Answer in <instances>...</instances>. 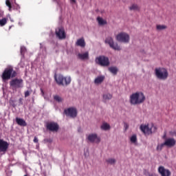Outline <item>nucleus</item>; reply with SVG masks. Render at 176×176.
Masks as SVG:
<instances>
[{
  "mask_svg": "<svg viewBox=\"0 0 176 176\" xmlns=\"http://www.w3.org/2000/svg\"><path fill=\"white\" fill-rule=\"evenodd\" d=\"M76 45L77 46H80L81 47H85L86 46V42H85V38H81L77 40Z\"/></svg>",
  "mask_w": 176,
  "mask_h": 176,
  "instance_id": "a211bd4d",
  "label": "nucleus"
},
{
  "mask_svg": "<svg viewBox=\"0 0 176 176\" xmlns=\"http://www.w3.org/2000/svg\"><path fill=\"white\" fill-rule=\"evenodd\" d=\"M45 127L47 130L52 132H57L58 131V129H60L58 124L54 122H47L45 124Z\"/></svg>",
  "mask_w": 176,
  "mask_h": 176,
  "instance_id": "6e6552de",
  "label": "nucleus"
},
{
  "mask_svg": "<svg viewBox=\"0 0 176 176\" xmlns=\"http://www.w3.org/2000/svg\"><path fill=\"white\" fill-rule=\"evenodd\" d=\"M146 99L144 94L142 92H136L131 95L129 102L133 105H138L143 103Z\"/></svg>",
  "mask_w": 176,
  "mask_h": 176,
  "instance_id": "f257e3e1",
  "label": "nucleus"
},
{
  "mask_svg": "<svg viewBox=\"0 0 176 176\" xmlns=\"http://www.w3.org/2000/svg\"><path fill=\"white\" fill-rule=\"evenodd\" d=\"M112 96H113L110 94H103L102 98H103L104 100L106 101V100H111L112 98Z\"/></svg>",
  "mask_w": 176,
  "mask_h": 176,
  "instance_id": "b1692460",
  "label": "nucleus"
},
{
  "mask_svg": "<svg viewBox=\"0 0 176 176\" xmlns=\"http://www.w3.org/2000/svg\"><path fill=\"white\" fill-rule=\"evenodd\" d=\"M116 38L118 42L128 43L130 40V36L125 32H120L116 36Z\"/></svg>",
  "mask_w": 176,
  "mask_h": 176,
  "instance_id": "39448f33",
  "label": "nucleus"
},
{
  "mask_svg": "<svg viewBox=\"0 0 176 176\" xmlns=\"http://www.w3.org/2000/svg\"><path fill=\"white\" fill-rule=\"evenodd\" d=\"M10 85L15 88L23 87V79H18V78L12 79L10 82Z\"/></svg>",
  "mask_w": 176,
  "mask_h": 176,
  "instance_id": "9b49d317",
  "label": "nucleus"
},
{
  "mask_svg": "<svg viewBox=\"0 0 176 176\" xmlns=\"http://www.w3.org/2000/svg\"><path fill=\"white\" fill-rule=\"evenodd\" d=\"M54 100H56L58 102H63V98H61L60 96H59L58 95L54 96Z\"/></svg>",
  "mask_w": 176,
  "mask_h": 176,
  "instance_id": "7c9ffc66",
  "label": "nucleus"
},
{
  "mask_svg": "<svg viewBox=\"0 0 176 176\" xmlns=\"http://www.w3.org/2000/svg\"><path fill=\"white\" fill-rule=\"evenodd\" d=\"M28 96H30V91H26L25 92V97L27 98Z\"/></svg>",
  "mask_w": 176,
  "mask_h": 176,
  "instance_id": "c9c22d12",
  "label": "nucleus"
},
{
  "mask_svg": "<svg viewBox=\"0 0 176 176\" xmlns=\"http://www.w3.org/2000/svg\"><path fill=\"white\" fill-rule=\"evenodd\" d=\"M148 176H157L155 173H148Z\"/></svg>",
  "mask_w": 176,
  "mask_h": 176,
  "instance_id": "ea45409f",
  "label": "nucleus"
},
{
  "mask_svg": "<svg viewBox=\"0 0 176 176\" xmlns=\"http://www.w3.org/2000/svg\"><path fill=\"white\" fill-rule=\"evenodd\" d=\"M155 73L156 77L160 80H166L168 76L167 69L163 67L156 68L155 69Z\"/></svg>",
  "mask_w": 176,
  "mask_h": 176,
  "instance_id": "20e7f679",
  "label": "nucleus"
},
{
  "mask_svg": "<svg viewBox=\"0 0 176 176\" xmlns=\"http://www.w3.org/2000/svg\"><path fill=\"white\" fill-rule=\"evenodd\" d=\"M129 9L131 11H138V12H139L140 10V7L136 3H133V4L131 5V6L129 8Z\"/></svg>",
  "mask_w": 176,
  "mask_h": 176,
  "instance_id": "6ab92c4d",
  "label": "nucleus"
},
{
  "mask_svg": "<svg viewBox=\"0 0 176 176\" xmlns=\"http://www.w3.org/2000/svg\"><path fill=\"white\" fill-rule=\"evenodd\" d=\"M166 28H167V27H166V25H157L156 26V29H157V30H159V31L165 30V29H166Z\"/></svg>",
  "mask_w": 176,
  "mask_h": 176,
  "instance_id": "c85d7f7f",
  "label": "nucleus"
},
{
  "mask_svg": "<svg viewBox=\"0 0 176 176\" xmlns=\"http://www.w3.org/2000/svg\"><path fill=\"white\" fill-rule=\"evenodd\" d=\"M8 19L7 18H3L2 19L0 20V26L3 27L5 26L7 23H8Z\"/></svg>",
  "mask_w": 176,
  "mask_h": 176,
  "instance_id": "a878e982",
  "label": "nucleus"
},
{
  "mask_svg": "<svg viewBox=\"0 0 176 176\" xmlns=\"http://www.w3.org/2000/svg\"><path fill=\"white\" fill-rule=\"evenodd\" d=\"M78 56L81 60L89 59V52H85L84 54H78Z\"/></svg>",
  "mask_w": 176,
  "mask_h": 176,
  "instance_id": "aec40b11",
  "label": "nucleus"
},
{
  "mask_svg": "<svg viewBox=\"0 0 176 176\" xmlns=\"http://www.w3.org/2000/svg\"><path fill=\"white\" fill-rule=\"evenodd\" d=\"M24 176H28V175H25Z\"/></svg>",
  "mask_w": 176,
  "mask_h": 176,
  "instance_id": "49530a36",
  "label": "nucleus"
},
{
  "mask_svg": "<svg viewBox=\"0 0 176 176\" xmlns=\"http://www.w3.org/2000/svg\"><path fill=\"white\" fill-rule=\"evenodd\" d=\"M56 37L60 40H64L67 38L65 30L63 27H59L55 30Z\"/></svg>",
  "mask_w": 176,
  "mask_h": 176,
  "instance_id": "0eeeda50",
  "label": "nucleus"
},
{
  "mask_svg": "<svg viewBox=\"0 0 176 176\" xmlns=\"http://www.w3.org/2000/svg\"><path fill=\"white\" fill-rule=\"evenodd\" d=\"M152 128L157 129L155 126L152 124L151 127H149L148 124H141L140 129L142 133L146 135H150L152 133Z\"/></svg>",
  "mask_w": 176,
  "mask_h": 176,
  "instance_id": "1a4fd4ad",
  "label": "nucleus"
},
{
  "mask_svg": "<svg viewBox=\"0 0 176 176\" xmlns=\"http://www.w3.org/2000/svg\"><path fill=\"white\" fill-rule=\"evenodd\" d=\"M104 79V76H98V78H96L95 79L94 82H95V84H100V83L102 82Z\"/></svg>",
  "mask_w": 176,
  "mask_h": 176,
  "instance_id": "4be33fe9",
  "label": "nucleus"
},
{
  "mask_svg": "<svg viewBox=\"0 0 176 176\" xmlns=\"http://www.w3.org/2000/svg\"><path fill=\"white\" fill-rule=\"evenodd\" d=\"M17 76V72L14 71L12 67L6 68L3 71L1 78L3 82L10 80L11 78H15Z\"/></svg>",
  "mask_w": 176,
  "mask_h": 176,
  "instance_id": "7ed1b4c3",
  "label": "nucleus"
},
{
  "mask_svg": "<svg viewBox=\"0 0 176 176\" xmlns=\"http://www.w3.org/2000/svg\"><path fill=\"white\" fill-rule=\"evenodd\" d=\"M148 173H150L148 171H147L146 170H144V174L146 176H148Z\"/></svg>",
  "mask_w": 176,
  "mask_h": 176,
  "instance_id": "58836bf2",
  "label": "nucleus"
},
{
  "mask_svg": "<svg viewBox=\"0 0 176 176\" xmlns=\"http://www.w3.org/2000/svg\"><path fill=\"white\" fill-rule=\"evenodd\" d=\"M54 79L56 83L60 86H67L71 84V77L70 76H64L61 74L55 75Z\"/></svg>",
  "mask_w": 176,
  "mask_h": 176,
  "instance_id": "f03ea898",
  "label": "nucleus"
},
{
  "mask_svg": "<svg viewBox=\"0 0 176 176\" xmlns=\"http://www.w3.org/2000/svg\"><path fill=\"white\" fill-rule=\"evenodd\" d=\"M171 135H172L173 136H176V131L172 132Z\"/></svg>",
  "mask_w": 176,
  "mask_h": 176,
  "instance_id": "a19ab883",
  "label": "nucleus"
},
{
  "mask_svg": "<svg viewBox=\"0 0 176 176\" xmlns=\"http://www.w3.org/2000/svg\"><path fill=\"white\" fill-rule=\"evenodd\" d=\"M110 128H111L110 125L106 122L103 123L101 126V129L104 131H107L110 129Z\"/></svg>",
  "mask_w": 176,
  "mask_h": 176,
  "instance_id": "393cba45",
  "label": "nucleus"
},
{
  "mask_svg": "<svg viewBox=\"0 0 176 176\" xmlns=\"http://www.w3.org/2000/svg\"><path fill=\"white\" fill-rule=\"evenodd\" d=\"M87 139L91 142H96V143H99L100 141V138H98L95 133L89 135Z\"/></svg>",
  "mask_w": 176,
  "mask_h": 176,
  "instance_id": "dca6fc26",
  "label": "nucleus"
},
{
  "mask_svg": "<svg viewBox=\"0 0 176 176\" xmlns=\"http://www.w3.org/2000/svg\"><path fill=\"white\" fill-rule=\"evenodd\" d=\"M15 100H10V104L13 107H16V104H15Z\"/></svg>",
  "mask_w": 176,
  "mask_h": 176,
  "instance_id": "72a5a7b5",
  "label": "nucleus"
},
{
  "mask_svg": "<svg viewBox=\"0 0 176 176\" xmlns=\"http://www.w3.org/2000/svg\"><path fill=\"white\" fill-rule=\"evenodd\" d=\"M96 20L100 25H107V22L105 20H104L100 16H98Z\"/></svg>",
  "mask_w": 176,
  "mask_h": 176,
  "instance_id": "412c9836",
  "label": "nucleus"
},
{
  "mask_svg": "<svg viewBox=\"0 0 176 176\" xmlns=\"http://www.w3.org/2000/svg\"><path fill=\"white\" fill-rule=\"evenodd\" d=\"M33 142L34 143H38V142H39V140H38V138L36 137H34V140H33Z\"/></svg>",
  "mask_w": 176,
  "mask_h": 176,
  "instance_id": "e433bc0d",
  "label": "nucleus"
},
{
  "mask_svg": "<svg viewBox=\"0 0 176 176\" xmlns=\"http://www.w3.org/2000/svg\"><path fill=\"white\" fill-rule=\"evenodd\" d=\"M176 144V141L174 138H167L164 141V144L168 148L174 146Z\"/></svg>",
  "mask_w": 176,
  "mask_h": 176,
  "instance_id": "2eb2a0df",
  "label": "nucleus"
},
{
  "mask_svg": "<svg viewBox=\"0 0 176 176\" xmlns=\"http://www.w3.org/2000/svg\"><path fill=\"white\" fill-rule=\"evenodd\" d=\"M130 141L133 143V144H136L137 143V136L136 135H133L131 138H130Z\"/></svg>",
  "mask_w": 176,
  "mask_h": 176,
  "instance_id": "c756f323",
  "label": "nucleus"
},
{
  "mask_svg": "<svg viewBox=\"0 0 176 176\" xmlns=\"http://www.w3.org/2000/svg\"><path fill=\"white\" fill-rule=\"evenodd\" d=\"M164 146H166L165 142L158 144L156 148V150L157 151H161Z\"/></svg>",
  "mask_w": 176,
  "mask_h": 176,
  "instance_id": "bb28decb",
  "label": "nucleus"
},
{
  "mask_svg": "<svg viewBox=\"0 0 176 176\" xmlns=\"http://www.w3.org/2000/svg\"><path fill=\"white\" fill-rule=\"evenodd\" d=\"M105 43L109 44L110 47L114 50L120 51L121 50L120 47L117 43H114L113 39L110 36L105 39Z\"/></svg>",
  "mask_w": 176,
  "mask_h": 176,
  "instance_id": "9d476101",
  "label": "nucleus"
},
{
  "mask_svg": "<svg viewBox=\"0 0 176 176\" xmlns=\"http://www.w3.org/2000/svg\"><path fill=\"white\" fill-rule=\"evenodd\" d=\"M6 6L9 8V11L12 12L13 7L12 6L11 2L9 0H7L6 2Z\"/></svg>",
  "mask_w": 176,
  "mask_h": 176,
  "instance_id": "cd10ccee",
  "label": "nucleus"
},
{
  "mask_svg": "<svg viewBox=\"0 0 176 176\" xmlns=\"http://www.w3.org/2000/svg\"><path fill=\"white\" fill-rule=\"evenodd\" d=\"M109 71L112 73L113 75H116L118 73V68L116 67H111L109 68Z\"/></svg>",
  "mask_w": 176,
  "mask_h": 176,
  "instance_id": "5701e85b",
  "label": "nucleus"
},
{
  "mask_svg": "<svg viewBox=\"0 0 176 176\" xmlns=\"http://www.w3.org/2000/svg\"><path fill=\"white\" fill-rule=\"evenodd\" d=\"M124 127L125 129V131H126L129 129V124L127 123L124 122Z\"/></svg>",
  "mask_w": 176,
  "mask_h": 176,
  "instance_id": "f704fd0d",
  "label": "nucleus"
},
{
  "mask_svg": "<svg viewBox=\"0 0 176 176\" xmlns=\"http://www.w3.org/2000/svg\"><path fill=\"white\" fill-rule=\"evenodd\" d=\"M106 162L109 164H114L116 162V160L113 158H109Z\"/></svg>",
  "mask_w": 176,
  "mask_h": 176,
  "instance_id": "2f4dec72",
  "label": "nucleus"
},
{
  "mask_svg": "<svg viewBox=\"0 0 176 176\" xmlns=\"http://www.w3.org/2000/svg\"><path fill=\"white\" fill-rule=\"evenodd\" d=\"M14 10H20L21 9V7L19 6H18V5H16V8L15 7H14V8H13Z\"/></svg>",
  "mask_w": 176,
  "mask_h": 176,
  "instance_id": "4c0bfd02",
  "label": "nucleus"
},
{
  "mask_svg": "<svg viewBox=\"0 0 176 176\" xmlns=\"http://www.w3.org/2000/svg\"><path fill=\"white\" fill-rule=\"evenodd\" d=\"M26 52H27V49H25V47H21L20 52H21V54L23 56H24V54H25Z\"/></svg>",
  "mask_w": 176,
  "mask_h": 176,
  "instance_id": "473e14b6",
  "label": "nucleus"
},
{
  "mask_svg": "<svg viewBox=\"0 0 176 176\" xmlns=\"http://www.w3.org/2000/svg\"><path fill=\"white\" fill-rule=\"evenodd\" d=\"M16 122L21 126H27V122H25V120H24L22 118H16L15 119Z\"/></svg>",
  "mask_w": 176,
  "mask_h": 176,
  "instance_id": "f3484780",
  "label": "nucleus"
},
{
  "mask_svg": "<svg viewBox=\"0 0 176 176\" xmlns=\"http://www.w3.org/2000/svg\"><path fill=\"white\" fill-rule=\"evenodd\" d=\"M96 63L102 67H107L109 65V60L107 57L100 56L96 58Z\"/></svg>",
  "mask_w": 176,
  "mask_h": 176,
  "instance_id": "423d86ee",
  "label": "nucleus"
},
{
  "mask_svg": "<svg viewBox=\"0 0 176 176\" xmlns=\"http://www.w3.org/2000/svg\"><path fill=\"white\" fill-rule=\"evenodd\" d=\"M41 92L43 94V89H41Z\"/></svg>",
  "mask_w": 176,
  "mask_h": 176,
  "instance_id": "a18cd8bd",
  "label": "nucleus"
},
{
  "mask_svg": "<svg viewBox=\"0 0 176 176\" xmlns=\"http://www.w3.org/2000/svg\"><path fill=\"white\" fill-rule=\"evenodd\" d=\"M71 1V2L72 3H76V0H70Z\"/></svg>",
  "mask_w": 176,
  "mask_h": 176,
  "instance_id": "79ce46f5",
  "label": "nucleus"
},
{
  "mask_svg": "<svg viewBox=\"0 0 176 176\" xmlns=\"http://www.w3.org/2000/svg\"><path fill=\"white\" fill-rule=\"evenodd\" d=\"M166 135L165 134V135L162 137V138H163V139H166Z\"/></svg>",
  "mask_w": 176,
  "mask_h": 176,
  "instance_id": "37998d69",
  "label": "nucleus"
},
{
  "mask_svg": "<svg viewBox=\"0 0 176 176\" xmlns=\"http://www.w3.org/2000/svg\"><path fill=\"white\" fill-rule=\"evenodd\" d=\"M12 28V26H10V27H9V30H10Z\"/></svg>",
  "mask_w": 176,
  "mask_h": 176,
  "instance_id": "c03bdc74",
  "label": "nucleus"
},
{
  "mask_svg": "<svg viewBox=\"0 0 176 176\" xmlns=\"http://www.w3.org/2000/svg\"><path fill=\"white\" fill-rule=\"evenodd\" d=\"M64 112L67 116H70L71 118H75L78 115L76 109L74 107L68 108L67 109H65Z\"/></svg>",
  "mask_w": 176,
  "mask_h": 176,
  "instance_id": "f8f14e48",
  "label": "nucleus"
},
{
  "mask_svg": "<svg viewBox=\"0 0 176 176\" xmlns=\"http://www.w3.org/2000/svg\"><path fill=\"white\" fill-rule=\"evenodd\" d=\"M158 172L161 176H170L171 173L168 169H166L164 166H161L158 168Z\"/></svg>",
  "mask_w": 176,
  "mask_h": 176,
  "instance_id": "4468645a",
  "label": "nucleus"
},
{
  "mask_svg": "<svg viewBox=\"0 0 176 176\" xmlns=\"http://www.w3.org/2000/svg\"><path fill=\"white\" fill-rule=\"evenodd\" d=\"M10 144L4 141V140H0V153L3 152L6 153L9 148Z\"/></svg>",
  "mask_w": 176,
  "mask_h": 176,
  "instance_id": "ddd939ff",
  "label": "nucleus"
}]
</instances>
